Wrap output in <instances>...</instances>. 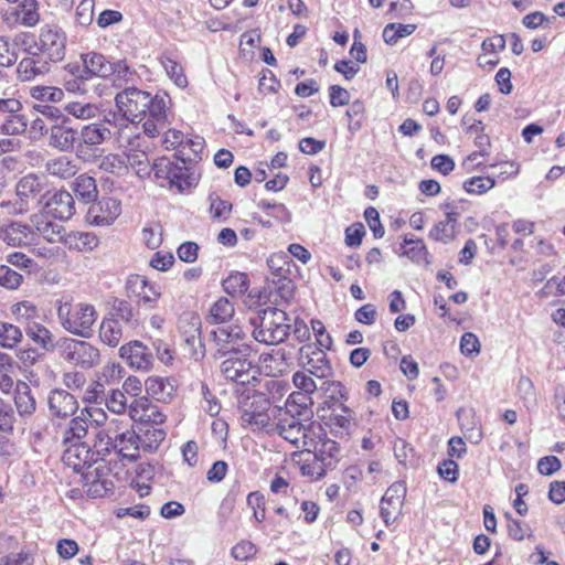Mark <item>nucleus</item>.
<instances>
[{"label":"nucleus","mask_w":565,"mask_h":565,"mask_svg":"<svg viewBox=\"0 0 565 565\" xmlns=\"http://www.w3.org/2000/svg\"><path fill=\"white\" fill-rule=\"evenodd\" d=\"M129 285L134 288V292L137 294L139 302L148 309H152L157 306L158 300L161 297L159 288L141 276H135L129 279Z\"/></svg>","instance_id":"cd10ccee"},{"label":"nucleus","mask_w":565,"mask_h":565,"mask_svg":"<svg viewBox=\"0 0 565 565\" xmlns=\"http://www.w3.org/2000/svg\"><path fill=\"white\" fill-rule=\"evenodd\" d=\"M178 172L173 171L171 180L169 182L171 188H177L179 192H183L192 186H195L198 183V178L193 172L183 164L180 166L177 163Z\"/></svg>","instance_id":"09e8293b"},{"label":"nucleus","mask_w":565,"mask_h":565,"mask_svg":"<svg viewBox=\"0 0 565 565\" xmlns=\"http://www.w3.org/2000/svg\"><path fill=\"white\" fill-rule=\"evenodd\" d=\"M82 60L89 79L92 77L107 78L111 74L114 63L107 61L103 54L89 52L83 54Z\"/></svg>","instance_id":"7c9ffc66"},{"label":"nucleus","mask_w":565,"mask_h":565,"mask_svg":"<svg viewBox=\"0 0 565 565\" xmlns=\"http://www.w3.org/2000/svg\"><path fill=\"white\" fill-rule=\"evenodd\" d=\"M212 334L217 348L230 345L231 342L238 341L241 338H247V334L238 326L220 327Z\"/></svg>","instance_id":"603ef678"},{"label":"nucleus","mask_w":565,"mask_h":565,"mask_svg":"<svg viewBox=\"0 0 565 565\" xmlns=\"http://www.w3.org/2000/svg\"><path fill=\"white\" fill-rule=\"evenodd\" d=\"M447 213L444 221L438 222L429 232V237L434 241L447 244L451 242L457 233V222L459 213L454 210V206L449 203L445 205Z\"/></svg>","instance_id":"b1692460"},{"label":"nucleus","mask_w":565,"mask_h":565,"mask_svg":"<svg viewBox=\"0 0 565 565\" xmlns=\"http://www.w3.org/2000/svg\"><path fill=\"white\" fill-rule=\"evenodd\" d=\"M50 415L56 418L72 417L78 409L75 396L65 390H52L47 396Z\"/></svg>","instance_id":"6ab92c4d"},{"label":"nucleus","mask_w":565,"mask_h":565,"mask_svg":"<svg viewBox=\"0 0 565 565\" xmlns=\"http://www.w3.org/2000/svg\"><path fill=\"white\" fill-rule=\"evenodd\" d=\"M181 148L182 149L179 152L182 163H185L186 161H194L201 158L200 154L204 149V140L200 137H196L195 139H188L185 142L183 141Z\"/></svg>","instance_id":"4d7b16f0"},{"label":"nucleus","mask_w":565,"mask_h":565,"mask_svg":"<svg viewBox=\"0 0 565 565\" xmlns=\"http://www.w3.org/2000/svg\"><path fill=\"white\" fill-rule=\"evenodd\" d=\"M403 246L407 247V249L404 250L403 255L407 256L413 262L417 264L430 263L428 260L429 253L422 239L413 237L408 238L407 236H405Z\"/></svg>","instance_id":"37998d69"},{"label":"nucleus","mask_w":565,"mask_h":565,"mask_svg":"<svg viewBox=\"0 0 565 565\" xmlns=\"http://www.w3.org/2000/svg\"><path fill=\"white\" fill-rule=\"evenodd\" d=\"M66 43L65 31L56 23H46L41 26L36 40L30 47L56 64L66 55Z\"/></svg>","instance_id":"423d86ee"},{"label":"nucleus","mask_w":565,"mask_h":565,"mask_svg":"<svg viewBox=\"0 0 565 565\" xmlns=\"http://www.w3.org/2000/svg\"><path fill=\"white\" fill-rule=\"evenodd\" d=\"M65 111L77 119L87 120L96 117L98 107L92 103L70 102Z\"/></svg>","instance_id":"5fc2aeb1"},{"label":"nucleus","mask_w":565,"mask_h":565,"mask_svg":"<svg viewBox=\"0 0 565 565\" xmlns=\"http://www.w3.org/2000/svg\"><path fill=\"white\" fill-rule=\"evenodd\" d=\"M129 416L139 422V426H160L166 420V415L149 398L142 396L135 398L129 404Z\"/></svg>","instance_id":"dca6fc26"},{"label":"nucleus","mask_w":565,"mask_h":565,"mask_svg":"<svg viewBox=\"0 0 565 565\" xmlns=\"http://www.w3.org/2000/svg\"><path fill=\"white\" fill-rule=\"evenodd\" d=\"M25 52L26 55L17 65V78L20 82H35L45 77L54 63L30 46Z\"/></svg>","instance_id":"1a4fd4ad"},{"label":"nucleus","mask_w":565,"mask_h":565,"mask_svg":"<svg viewBox=\"0 0 565 565\" xmlns=\"http://www.w3.org/2000/svg\"><path fill=\"white\" fill-rule=\"evenodd\" d=\"M23 334L19 327L0 321V347L3 349H14L21 341Z\"/></svg>","instance_id":"de8ad7c7"},{"label":"nucleus","mask_w":565,"mask_h":565,"mask_svg":"<svg viewBox=\"0 0 565 565\" xmlns=\"http://www.w3.org/2000/svg\"><path fill=\"white\" fill-rule=\"evenodd\" d=\"M321 433L317 436H312L313 450L310 452L315 459L322 463L327 469H333L340 459V447L339 445L329 438L321 437Z\"/></svg>","instance_id":"aec40b11"},{"label":"nucleus","mask_w":565,"mask_h":565,"mask_svg":"<svg viewBox=\"0 0 565 565\" xmlns=\"http://www.w3.org/2000/svg\"><path fill=\"white\" fill-rule=\"evenodd\" d=\"M18 55L10 43V39L0 35V70L9 68L17 62Z\"/></svg>","instance_id":"e2e57ef3"},{"label":"nucleus","mask_w":565,"mask_h":565,"mask_svg":"<svg viewBox=\"0 0 565 565\" xmlns=\"http://www.w3.org/2000/svg\"><path fill=\"white\" fill-rule=\"evenodd\" d=\"M147 393L159 402H169L174 392L175 385L168 377L150 376L145 382Z\"/></svg>","instance_id":"c756f323"},{"label":"nucleus","mask_w":565,"mask_h":565,"mask_svg":"<svg viewBox=\"0 0 565 565\" xmlns=\"http://www.w3.org/2000/svg\"><path fill=\"white\" fill-rule=\"evenodd\" d=\"M23 276L7 265H0V285L7 289H17L21 286Z\"/></svg>","instance_id":"338daca9"},{"label":"nucleus","mask_w":565,"mask_h":565,"mask_svg":"<svg viewBox=\"0 0 565 565\" xmlns=\"http://www.w3.org/2000/svg\"><path fill=\"white\" fill-rule=\"evenodd\" d=\"M138 435L140 448L147 452H154L167 436L162 428L154 425L139 426Z\"/></svg>","instance_id":"f704fd0d"},{"label":"nucleus","mask_w":565,"mask_h":565,"mask_svg":"<svg viewBox=\"0 0 565 565\" xmlns=\"http://www.w3.org/2000/svg\"><path fill=\"white\" fill-rule=\"evenodd\" d=\"M65 447L62 460L66 466L74 469L76 472H81L84 468L90 467L94 461V452L90 451L86 444L71 443L65 445Z\"/></svg>","instance_id":"412c9836"},{"label":"nucleus","mask_w":565,"mask_h":565,"mask_svg":"<svg viewBox=\"0 0 565 565\" xmlns=\"http://www.w3.org/2000/svg\"><path fill=\"white\" fill-rule=\"evenodd\" d=\"M284 265L290 267V262L285 260ZM278 271L279 273L277 275L275 274V277H277V279L273 278V284L276 286V292L278 294V296L282 300L289 301L295 294L294 281L285 275L287 271H289V268L286 269L284 267H279Z\"/></svg>","instance_id":"c03bdc74"},{"label":"nucleus","mask_w":565,"mask_h":565,"mask_svg":"<svg viewBox=\"0 0 565 565\" xmlns=\"http://www.w3.org/2000/svg\"><path fill=\"white\" fill-rule=\"evenodd\" d=\"M11 312L19 323L29 326L35 323L39 318L36 306L30 301H21L12 306Z\"/></svg>","instance_id":"3c124183"},{"label":"nucleus","mask_w":565,"mask_h":565,"mask_svg":"<svg viewBox=\"0 0 565 565\" xmlns=\"http://www.w3.org/2000/svg\"><path fill=\"white\" fill-rule=\"evenodd\" d=\"M162 66L167 75L179 87H185L188 84L186 76L183 73V68L173 60L164 57L161 60Z\"/></svg>","instance_id":"052dcab7"},{"label":"nucleus","mask_w":565,"mask_h":565,"mask_svg":"<svg viewBox=\"0 0 565 565\" xmlns=\"http://www.w3.org/2000/svg\"><path fill=\"white\" fill-rule=\"evenodd\" d=\"M49 145L62 152L74 151L76 153L77 147V129L71 125L68 117H63L60 122L51 126L47 131Z\"/></svg>","instance_id":"ddd939ff"},{"label":"nucleus","mask_w":565,"mask_h":565,"mask_svg":"<svg viewBox=\"0 0 565 565\" xmlns=\"http://www.w3.org/2000/svg\"><path fill=\"white\" fill-rule=\"evenodd\" d=\"M14 193V200L3 201L0 205L10 214H25L43 204L49 193L47 181L44 175L28 173L17 181Z\"/></svg>","instance_id":"f03ea898"},{"label":"nucleus","mask_w":565,"mask_h":565,"mask_svg":"<svg viewBox=\"0 0 565 565\" xmlns=\"http://www.w3.org/2000/svg\"><path fill=\"white\" fill-rule=\"evenodd\" d=\"M61 358L83 370H89L100 363L99 349L84 340L64 338L57 342Z\"/></svg>","instance_id":"0eeeda50"},{"label":"nucleus","mask_w":565,"mask_h":565,"mask_svg":"<svg viewBox=\"0 0 565 565\" xmlns=\"http://www.w3.org/2000/svg\"><path fill=\"white\" fill-rule=\"evenodd\" d=\"M291 409L285 412L278 409L279 417L277 422H273L268 433H276L296 448H303L310 452L312 436L322 433V427L315 424L305 426L298 418L291 415Z\"/></svg>","instance_id":"20e7f679"},{"label":"nucleus","mask_w":565,"mask_h":565,"mask_svg":"<svg viewBox=\"0 0 565 565\" xmlns=\"http://www.w3.org/2000/svg\"><path fill=\"white\" fill-rule=\"evenodd\" d=\"M255 341L267 345H277L290 334V319L287 313L276 307H267L250 319Z\"/></svg>","instance_id":"7ed1b4c3"},{"label":"nucleus","mask_w":565,"mask_h":565,"mask_svg":"<svg viewBox=\"0 0 565 565\" xmlns=\"http://www.w3.org/2000/svg\"><path fill=\"white\" fill-rule=\"evenodd\" d=\"M62 244L70 250L89 253L98 247L99 238L92 232L66 231Z\"/></svg>","instance_id":"393cba45"},{"label":"nucleus","mask_w":565,"mask_h":565,"mask_svg":"<svg viewBox=\"0 0 565 565\" xmlns=\"http://www.w3.org/2000/svg\"><path fill=\"white\" fill-rule=\"evenodd\" d=\"M259 363L267 375L280 376L289 370L291 354L284 348L275 349L269 353H262Z\"/></svg>","instance_id":"4be33fe9"},{"label":"nucleus","mask_w":565,"mask_h":565,"mask_svg":"<svg viewBox=\"0 0 565 565\" xmlns=\"http://www.w3.org/2000/svg\"><path fill=\"white\" fill-rule=\"evenodd\" d=\"M29 94L33 99L51 103H58L64 97L63 89L54 86H32Z\"/></svg>","instance_id":"864d4df0"},{"label":"nucleus","mask_w":565,"mask_h":565,"mask_svg":"<svg viewBox=\"0 0 565 565\" xmlns=\"http://www.w3.org/2000/svg\"><path fill=\"white\" fill-rule=\"evenodd\" d=\"M46 173L60 180H68L77 174L79 166L76 160L67 156L51 158L45 162Z\"/></svg>","instance_id":"a878e982"},{"label":"nucleus","mask_w":565,"mask_h":565,"mask_svg":"<svg viewBox=\"0 0 565 565\" xmlns=\"http://www.w3.org/2000/svg\"><path fill=\"white\" fill-rule=\"evenodd\" d=\"M43 207L52 218L66 222L76 213V204L71 192L61 189L50 195L43 204Z\"/></svg>","instance_id":"2eb2a0df"},{"label":"nucleus","mask_w":565,"mask_h":565,"mask_svg":"<svg viewBox=\"0 0 565 565\" xmlns=\"http://www.w3.org/2000/svg\"><path fill=\"white\" fill-rule=\"evenodd\" d=\"M234 305L227 298H220L210 308L209 322L222 324L230 321L234 316Z\"/></svg>","instance_id":"79ce46f5"},{"label":"nucleus","mask_w":565,"mask_h":565,"mask_svg":"<svg viewBox=\"0 0 565 565\" xmlns=\"http://www.w3.org/2000/svg\"><path fill=\"white\" fill-rule=\"evenodd\" d=\"M494 185L495 181L490 177H472L465 181L463 189L471 194H482Z\"/></svg>","instance_id":"13d9d810"},{"label":"nucleus","mask_w":565,"mask_h":565,"mask_svg":"<svg viewBox=\"0 0 565 565\" xmlns=\"http://www.w3.org/2000/svg\"><path fill=\"white\" fill-rule=\"evenodd\" d=\"M28 127V119L22 114V110H18L15 114H4L0 116V131L3 135H21Z\"/></svg>","instance_id":"ea45409f"},{"label":"nucleus","mask_w":565,"mask_h":565,"mask_svg":"<svg viewBox=\"0 0 565 565\" xmlns=\"http://www.w3.org/2000/svg\"><path fill=\"white\" fill-rule=\"evenodd\" d=\"M247 338H241L238 341H233L231 344L225 347H218L217 353L222 356L231 355H243L249 356L252 353V347L246 342Z\"/></svg>","instance_id":"680f3d73"},{"label":"nucleus","mask_w":565,"mask_h":565,"mask_svg":"<svg viewBox=\"0 0 565 565\" xmlns=\"http://www.w3.org/2000/svg\"><path fill=\"white\" fill-rule=\"evenodd\" d=\"M153 171L157 179H164L170 182L172 172L177 171V163L171 162L167 158H160L156 160L151 166V172Z\"/></svg>","instance_id":"774afa93"},{"label":"nucleus","mask_w":565,"mask_h":565,"mask_svg":"<svg viewBox=\"0 0 565 565\" xmlns=\"http://www.w3.org/2000/svg\"><path fill=\"white\" fill-rule=\"evenodd\" d=\"M221 372L226 380L241 385L257 381V371L248 360V356H227L221 364Z\"/></svg>","instance_id":"9b49d317"},{"label":"nucleus","mask_w":565,"mask_h":565,"mask_svg":"<svg viewBox=\"0 0 565 565\" xmlns=\"http://www.w3.org/2000/svg\"><path fill=\"white\" fill-rule=\"evenodd\" d=\"M71 188L76 196L85 204L95 202L97 200L98 190L96 181L87 173H83L76 177L72 182Z\"/></svg>","instance_id":"473e14b6"},{"label":"nucleus","mask_w":565,"mask_h":565,"mask_svg":"<svg viewBox=\"0 0 565 565\" xmlns=\"http://www.w3.org/2000/svg\"><path fill=\"white\" fill-rule=\"evenodd\" d=\"M326 401L324 404L328 406H338V404H343V399L345 398V388L344 386L338 382L332 381L326 383Z\"/></svg>","instance_id":"bf43d9fd"},{"label":"nucleus","mask_w":565,"mask_h":565,"mask_svg":"<svg viewBox=\"0 0 565 565\" xmlns=\"http://www.w3.org/2000/svg\"><path fill=\"white\" fill-rule=\"evenodd\" d=\"M57 317L62 327L72 334L87 338L97 319V311L90 303L79 302L71 305L61 303L57 308Z\"/></svg>","instance_id":"39448f33"},{"label":"nucleus","mask_w":565,"mask_h":565,"mask_svg":"<svg viewBox=\"0 0 565 565\" xmlns=\"http://www.w3.org/2000/svg\"><path fill=\"white\" fill-rule=\"evenodd\" d=\"M127 168L131 167L140 178L149 177L151 173V163L148 154L141 150H131L125 158Z\"/></svg>","instance_id":"49530a36"},{"label":"nucleus","mask_w":565,"mask_h":565,"mask_svg":"<svg viewBox=\"0 0 565 565\" xmlns=\"http://www.w3.org/2000/svg\"><path fill=\"white\" fill-rule=\"evenodd\" d=\"M119 114L130 122L143 120V132L153 138L158 136L168 124L167 96H151L136 86L126 87L115 97Z\"/></svg>","instance_id":"f257e3e1"},{"label":"nucleus","mask_w":565,"mask_h":565,"mask_svg":"<svg viewBox=\"0 0 565 565\" xmlns=\"http://www.w3.org/2000/svg\"><path fill=\"white\" fill-rule=\"evenodd\" d=\"M0 237L8 245L20 247L29 245L33 238L32 228L21 222H12L6 227L1 228Z\"/></svg>","instance_id":"bb28decb"},{"label":"nucleus","mask_w":565,"mask_h":565,"mask_svg":"<svg viewBox=\"0 0 565 565\" xmlns=\"http://www.w3.org/2000/svg\"><path fill=\"white\" fill-rule=\"evenodd\" d=\"M88 422L81 412L79 415L73 417L63 433V444L83 443L82 439L87 435Z\"/></svg>","instance_id":"58836bf2"},{"label":"nucleus","mask_w":565,"mask_h":565,"mask_svg":"<svg viewBox=\"0 0 565 565\" xmlns=\"http://www.w3.org/2000/svg\"><path fill=\"white\" fill-rule=\"evenodd\" d=\"M15 21L20 24L32 28L40 22L39 3L36 0H22L13 11Z\"/></svg>","instance_id":"c9c22d12"},{"label":"nucleus","mask_w":565,"mask_h":565,"mask_svg":"<svg viewBox=\"0 0 565 565\" xmlns=\"http://www.w3.org/2000/svg\"><path fill=\"white\" fill-rule=\"evenodd\" d=\"M14 404L21 417H29L35 412L36 401L26 382L18 381L14 390Z\"/></svg>","instance_id":"2f4dec72"},{"label":"nucleus","mask_w":565,"mask_h":565,"mask_svg":"<svg viewBox=\"0 0 565 565\" xmlns=\"http://www.w3.org/2000/svg\"><path fill=\"white\" fill-rule=\"evenodd\" d=\"M120 358L127 364L138 371H150L153 365V355L151 350L141 341H131L119 349Z\"/></svg>","instance_id":"a211bd4d"},{"label":"nucleus","mask_w":565,"mask_h":565,"mask_svg":"<svg viewBox=\"0 0 565 565\" xmlns=\"http://www.w3.org/2000/svg\"><path fill=\"white\" fill-rule=\"evenodd\" d=\"M135 311L130 302L122 299H115L113 307L107 315L109 318H114L117 321L125 323L127 326H132L136 321Z\"/></svg>","instance_id":"8fccbe9b"},{"label":"nucleus","mask_w":565,"mask_h":565,"mask_svg":"<svg viewBox=\"0 0 565 565\" xmlns=\"http://www.w3.org/2000/svg\"><path fill=\"white\" fill-rule=\"evenodd\" d=\"M331 414L329 416V426L335 433L348 431L352 420V411L344 404L330 406Z\"/></svg>","instance_id":"a19ab883"},{"label":"nucleus","mask_w":565,"mask_h":565,"mask_svg":"<svg viewBox=\"0 0 565 565\" xmlns=\"http://www.w3.org/2000/svg\"><path fill=\"white\" fill-rule=\"evenodd\" d=\"M99 169L107 173L122 175L127 172V162L120 154L108 153L100 160Z\"/></svg>","instance_id":"6e6d98bb"},{"label":"nucleus","mask_w":565,"mask_h":565,"mask_svg":"<svg viewBox=\"0 0 565 565\" xmlns=\"http://www.w3.org/2000/svg\"><path fill=\"white\" fill-rule=\"evenodd\" d=\"M406 494V486L402 481L394 482L385 492L381 501V518L386 525L392 524L401 513Z\"/></svg>","instance_id":"f3484780"},{"label":"nucleus","mask_w":565,"mask_h":565,"mask_svg":"<svg viewBox=\"0 0 565 565\" xmlns=\"http://www.w3.org/2000/svg\"><path fill=\"white\" fill-rule=\"evenodd\" d=\"M77 134L76 158L84 161L89 160L95 154L98 146L111 137L110 129L103 122L84 125L77 130Z\"/></svg>","instance_id":"6e6552de"},{"label":"nucleus","mask_w":565,"mask_h":565,"mask_svg":"<svg viewBox=\"0 0 565 565\" xmlns=\"http://www.w3.org/2000/svg\"><path fill=\"white\" fill-rule=\"evenodd\" d=\"M299 364L306 371L318 379L327 377L331 373V366L326 352L315 345H302L299 349Z\"/></svg>","instance_id":"f8f14e48"},{"label":"nucleus","mask_w":565,"mask_h":565,"mask_svg":"<svg viewBox=\"0 0 565 565\" xmlns=\"http://www.w3.org/2000/svg\"><path fill=\"white\" fill-rule=\"evenodd\" d=\"M106 406L114 414H124L129 406L127 405V397L125 392L120 390H113L106 396Z\"/></svg>","instance_id":"69168bd1"},{"label":"nucleus","mask_w":565,"mask_h":565,"mask_svg":"<svg viewBox=\"0 0 565 565\" xmlns=\"http://www.w3.org/2000/svg\"><path fill=\"white\" fill-rule=\"evenodd\" d=\"M30 222L35 233L43 237L47 243H62L65 235V227L49 220L47 214L35 213L30 217Z\"/></svg>","instance_id":"5701e85b"},{"label":"nucleus","mask_w":565,"mask_h":565,"mask_svg":"<svg viewBox=\"0 0 565 565\" xmlns=\"http://www.w3.org/2000/svg\"><path fill=\"white\" fill-rule=\"evenodd\" d=\"M250 403H243L241 406V419L246 426H253L257 429H265L267 433L273 424L266 411L269 407V401L263 394L254 393Z\"/></svg>","instance_id":"9d476101"},{"label":"nucleus","mask_w":565,"mask_h":565,"mask_svg":"<svg viewBox=\"0 0 565 565\" xmlns=\"http://www.w3.org/2000/svg\"><path fill=\"white\" fill-rule=\"evenodd\" d=\"M139 435L135 430L125 429L122 434L116 435L114 450L124 458L135 461L139 457Z\"/></svg>","instance_id":"c85d7f7f"},{"label":"nucleus","mask_w":565,"mask_h":565,"mask_svg":"<svg viewBox=\"0 0 565 565\" xmlns=\"http://www.w3.org/2000/svg\"><path fill=\"white\" fill-rule=\"evenodd\" d=\"M223 289L232 297L243 296L248 287V276L244 273H233L222 282Z\"/></svg>","instance_id":"a18cd8bd"},{"label":"nucleus","mask_w":565,"mask_h":565,"mask_svg":"<svg viewBox=\"0 0 565 565\" xmlns=\"http://www.w3.org/2000/svg\"><path fill=\"white\" fill-rule=\"evenodd\" d=\"M247 505L253 510V518L257 523L265 520V497L258 491L250 492L247 495Z\"/></svg>","instance_id":"0e129e2a"},{"label":"nucleus","mask_w":565,"mask_h":565,"mask_svg":"<svg viewBox=\"0 0 565 565\" xmlns=\"http://www.w3.org/2000/svg\"><path fill=\"white\" fill-rule=\"evenodd\" d=\"M87 211V222L95 226H109L121 213L120 201L114 198H103L92 202Z\"/></svg>","instance_id":"4468645a"},{"label":"nucleus","mask_w":565,"mask_h":565,"mask_svg":"<svg viewBox=\"0 0 565 565\" xmlns=\"http://www.w3.org/2000/svg\"><path fill=\"white\" fill-rule=\"evenodd\" d=\"M122 337L124 329L121 322L106 316L99 327L102 342L114 348L120 343Z\"/></svg>","instance_id":"e433bc0d"},{"label":"nucleus","mask_w":565,"mask_h":565,"mask_svg":"<svg viewBox=\"0 0 565 565\" xmlns=\"http://www.w3.org/2000/svg\"><path fill=\"white\" fill-rule=\"evenodd\" d=\"M25 333L35 344L45 351H53L56 345L52 332L39 322L25 326Z\"/></svg>","instance_id":"4c0bfd02"},{"label":"nucleus","mask_w":565,"mask_h":565,"mask_svg":"<svg viewBox=\"0 0 565 565\" xmlns=\"http://www.w3.org/2000/svg\"><path fill=\"white\" fill-rule=\"evenodd\" d=\"M113 85L116 88L126 89V87L135 86L140 79L136 71L132 70L126 61H117L113 64L111 74H109Z\"/></svg>","instance_id":"72a5a7b5"}]
</instances>
